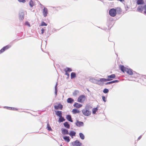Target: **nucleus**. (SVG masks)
I'll use <instances>...</instances> for the list:
<instances>
[{
	"label": "nucleus",
	"instance_id": "a19ab883",
	"mask_svg": "<svg viewBox=\"0 0 146 146\" xmlns=\"http://www.w3.org/2000/svg\"><path fill=\"white\" fill-rule=\"evenodd\" d=\"M65 75H66L68 77L69 76V74L67 72H65Z\"/></svg>",
	"mask_w": 146,
	"mask_h": 146
},
{
	"label": "nucleus",
	"instance_id": "6ab92c4d",
	"mask_svg": "<svg viewBox=\"0 0 146 146\" xmlns=\"http://www.w3.org/2000/svg\"><path fill=\"white\" fill-rule=\"evenodd\" d=\"M75 146H81V143L78 141L76 140L74 143Z\"/></svg>",
	"mask_w": 146,
	"mask_h": 146
},
{
	"label": "nucleus",
	"instance_id": "58836bf2",
	"mask_svg": "<svg viewBox=\"0 0 146 146\" xmlns=\"http://www.w3.org/2000/svg\"><path fill=\"white\" fill-rule=\"evenodd\" d=\"M102 100L104 102H106V98L105 96H103L102 97Z\"/></svg>",
	"mask_w": 146,
	"mask_h": 146
},
{
	"label": "nucleus",
	"instance_id": "4c0bfd02",
	"mask_svg": "<svg viewBox=\"0 0 146 146\" xmlns=\"http://www.w3.org/2000/svg\"><path fill=\"white\" fill-rule=\"evenodd\" d=\"M111 84L115 83V82H118V81L117 80H113L112 81H111Z\"/></svg>",
	"mask_w": 146,
	"mask_h": 146
},
{
	"label": "nucleus",
	"instance_id": "0eeeda50",
	"mask_svg": "<svg viewBox=\"0 0 146 146\" xmlns=\"http://www.w3.org/2000/svg\"><path fill=\"white\" fill-rule=\"evenodd\" d=\"M43 15L44 17H45L47 16L48 13V10L46 7H44L42 12Z\"/></svg>",
	"mask_w": 146,
	"mask_h": 146
},
{
	"label": "nucleus",
	"instance_id": "f8f14e48",
	"mask_svg": "<svg viewBox=\"0 0 146 146\" xmlns=\"http://www.w3.org/2000/svg\"><path fill=\"white\" fill-rule=\"evenodd\" d=\"M119 68L121 71L123 72H125L127 69V68L123 66L122 65H120L119 66Z\"/></svg>",
	"mask_w": 146,
	"mask_h": 146
},
{
	"label": "nucleus",
	"instance_id": "37998d69",
	"mask_svg": "<svg viewBox=\"0 0 146 146\" xmlns=\"http://www.w3.org/2000/svg\"><path fill=\"white\" fill-rule=\"evenodd\" d=\"M142 137V136L140 135L138 138V140H140L141 138Z\"/></svg>",
	"mask_w": 146,
	"mask_h": 146
},
{
	"label": "nucleus",
	"instance_id": "dca6fc26",
	"mask_svg": "<svg viewBox=\"0 0 146 146\" xmlns=\"http://www.w3.org/2000/svg\"><path fill=\"white\" fill-rule=\"evenodd\" d=\"M76 133L75 131H71L70 133H69V135L73 138V136H75L76 135Z\"/></svg>",
	"mask_w": 146,
	"mask_h": 146
},
{
	"label": "nucleus",
	"instance_id": "c03bdc74",
	"mask_svg": "<svg viewBox=\"0 0 146 146\" xmlns=\"http://www.w3.org/2000/svg\"><path fill=\"white\" fill-rule=\"evenodd\" d=\"M57 90H56L55 94H56H56H57Z\"/></svg>",
	"mask_w": 146,
	"mask_h": 146
},
{
	"label": "nucleus",
	"instance_id": "c85d7f7f",
	"mask_svg": "<svg viewBox=\"0 0 146 146\" xmlns=\"http://www.w3.org/2000/svg\"><path fill=\"white\" fill-rule=\"evenodd\" d=\"M19 17L21 20L23 19L24 18V14L23 13H21V14L20 15Z\"/></svg>",
	"mask_w": 146,
	"mask_h": 146
},
{
	"label": "nucleus",
	"instance_id": "aec40b11",
	"mask_svg": "<svg viewBox=\"0 0 146 146\" xmlns=\"http://www.w3.org/2000/svg\"><path fill=\"white\" fill-rule=\"evenodd\" d=\"M74 102V100L71 98H69L67 100V102L68 103L72 104Z\"/></svg>",
	"mask_w": 146,
	"mask_h": 146
},
{
	"label": "nucleus",
	"instance_id": "1a4fd4ad",
	"mask_svg": "<svg viewBox=\"0 0 146 146\" xmlns=\"http://www.w3.org/2000/svg\"><path fill=\"white\" fill-rule=\"evenodd\" d=\"M108 81V80L107 79V78H100L99 80L97 81L98 84H100V82H106Z\"/></svg>",
	"mask_w": 146,
	"mask_h": 146
},
{
	"label": "nucleus",
	"instance_id": "c9c22d12",
	"mask_svg": "<svg viewBox=\"0 0 146 146\" xmlns=\"http://www.w3.org/2000/svg\"><path fill=\"white\" fill-rule=\"evenodd\" d=\"M18 0L20 2L25 3L26 2V1L25 0Z\"/></svg>",
	"mask_w": 146,
	"mask_h": 146
},
{
	"label": "nucleus",
	"instance_id": "4468645a",
	"mask_svg": "<svg viewBox=\"0 0 146 146\" xmlns=\"http://www.w3.org/2000/svg\"><path fill=\"white\" fill-rule=\"evenodd\" d=\"M125 72L130 75H132L133 74L132 70L128 68L126 70Z\"/></svg>",
	"mask_w": 146,
	"mask_h": 146
},
{
	"label": "nucleus",
	"instance_id": "e433bc0d",
	"mask_svg": "<svg viewBox=\"0 0 146 146\" xmlns=\"http://www.w3.org/2000/svg\"><path fill=\"white\" fill-rule=\"evenodd\" d=\"M25 25L28 26L29 27L30 26V24H29V22L28 21H27L25 22Z\"/></svg>",
	"mask_w": 146,
	"mask_h": 146
},
{
	"label": "nucleus",
	"instance_id": "6e6552de",
	"mask_svg": "<svg viewBox=\"0 0 146 146\" xmlns=\"http://www.w3.org/2000/svg\"><path fill=\"white\" fill-rule=\"evenodd\" d=\"M115 75L114 74H112L110 76H108L107 80H108V81L112 80L113 78H115Z\"/></svg>",
	"mask_w": 146,
	"mask_h": 146
},
{
	"label": "nucleus",
	"instance_id": "7ed1b4c3",
	"mask_svg": "<svg viewBox=\"0 0 146 146\" xmlns=\"http://www.w3.org/2000/svg\"><path fill=\"white\" fill-rule=\"evenodd\" d=\"M109 15L112 17H115L117 14L116 10L114 8L110 9L109 11Z\"/></svg>",
	"mask_w": 146,
	"mask_h": 146
},
{
	"label": "nucleus",
	"instance_id": "7c9ffc66",
	"mask_svg": "<svg viewBox=\"0 0 146 146\" xmlns=\"http://www.w3.org/2000/svg\"><path fill=\"white\" fill-rule=\"evenodd\" d=\"M79 135H80V138L82 139L83 140V139H84L85 137H84V135L83 134V133H79Z\"/></svg>",
	"mask_w": 146,
	"mask_h": 146
},
{
	"label": "nucleus",
	"instance_id": "a878e982",
	"mask_svg": "<svg viewBox=\"0 0 146 146\" xmlns=\"http://www.w3.org/2000/svg\"><path fill=\"white\" fill-rule=\"evenodd\" d=\"M46 128L49 131H52V129L49 123V122L48 121L47 122V127Z\"/></svg>",
	"mask_w": 146,
	"mask_h": 146
},
{
	"label": "nucleus",
	"instance_id": "f3484780",
	"mask_svg": "<svg viewBox=\"0 0 146 146\" xmlns=\"http://www.w3.org/2000/svg\"><path fill=\"white\" fill-rule=\"evenodd\" d=\"M63 138L64 140L67 142H68L70 141L69 136H64Z\"/></svg>",
	"mask_w": 146,
	"mask_h": 146
},
{
	"label": "nucleus",
	"instance_id": "2f4dec72",
	"mask_svg": "<svg viewBox=\"0 0 146 146\" xmlns=\"http://www.w3.org/2000/svg\"><path fill=\"white\" fill-rule=\"evenodd\" d=\"M7 109L9 110H17V109L16 108H12L10 107H7Z\"/></svg>",
	"mask_w": 146,
	"mask_h": 146
},
{
	"label": "nucleus",
	"instance_id": "393cba45",
	"mask_svg": "<svg viewBox=\"0 0 146 146\" xmlns=\"http://www.w3.org/2000/svg\"><path fill=\"white\" fill-rule=\"evenodd\" d=\"M64 126L68 128L69 129L70 127V126L69 124L68 123V122H65V123H64Z\"/></svg>",
	"mask_w": 146,
	"mask_h": 146
},
{
	"label": "nucleus",
	"instance_id": "c756f323",
	"mask_svg": "<svg viewBox=\"0 0 146 146\" xmlns=\"http://www.w3.org/2000/svg\"><path fill=\"white\" fill-rule=\"evenodd\" d=\"M98 109L97 108H94L92 109V113L93 114H95L96 112L98 111Z\"/></svg>",
	"mask_w": 146,
	"mask_h": 146
},
{
	"label": "nucleus",
	"instance_id": "79ce46f5",
	"mask_svg": "<svg viewBox=\"0 0 146 146\" xmlns=\"http://www.w3.org/2000/svg\"><path fill=\"white\" fill-rule=\"evenodd\" d=\"M111 84V82H108L106 83V84Z\"/></svg>",
	"mask_w": 146,
	"mask_h": 146
},
{
	"label": "nucleus",
	"instance_id": "bb28decb",
	"mask_svg": "<svg viewBox=\"0 0 146 146\" xmlns=\"http://www.w3.org/2000/svg\"><path fill=\"white\" fill-rule=\"evenodd\" d=\"M76 76V74L75 72H72L71 74V79L74 78Z\"/></svg>",
	"mask_w": 146,
	"mask_h": 146
},
{
	"label": "nucleus",
	"instance_id": "473e14b6",
	"mask_svg": "<svg viewBox=\"0 0 146 146\" xmlns=\"http://www.w3.org/2000/svg\"><path fill=\"white\" fill-rule=\"evenodd\" d=\"M65 72H70L72 71L71 69L69 68H67L66 69L64 70Z\"/></svg>",
	"mask_w": 146,
	"mask_h": 146
},
{
	"label": "nucleus",
	"instance_id": "423d86ee",
	"mask_svg": "<svg viewBox=\"0 0 146 146\" xmlns=\"http://www.w3.org/2000/svg\"><path fill=\"white\" fill-rule=\"evenodd\" d=\"M54 108L56 110H62L63 108V106L60 104H59L57 105H54Z\"/></svg>",
	"mask_w": 146,
	"mask_h": 146
},
{
	"label": "nucleus",
	"instance_id": "f704fd0d",
	"mask_svg": "<svg viewBox=\"0 0 146 146\" xmlns=\"http://www.w3.org/2000/svg\"><path fill=\"white\" fill-rule=\"evenodd\" d=\"M47 24H46L45 22H42L41 23V26H46Z\"/></svg>",
	"mask_w": 146,
	"mask_h": 146
},
{
	"label": "nucleus",
	"instance_id": "39448f33",
	"mask_svg": "<svg viewBox=\"0 0 146 146\" xmlns=\"http://www.w3.org/2000/svg\"><path fill=\"white\" fill-rule=\"evenodd\" d=\"M11 46L10 45H7L3 47L0 50V54H1L6 50L9 49L11 47Z\"/></svg>",
	"mask_w": 146,
	"mask_h": 146
},
{
	"label": "nucleus",
	"instance_id": "9b49d317",
	"mask_svg": "<svg viewBox=\"0 0 146 146\" xmlns=\"http://www.w3.org/2000/svg\"><path fill=\"white\" fill-rule=\"evenodd\" d=\"M62 133L64 135H68L69 134L68 131L64 129H62Z\"/></svg>",
	"mask_w": 146,
	"mask_h": 146
},
{
	"label": "nucleus",
	"instance_id": "ddd939ff",
	"mask_svg": "<svg viewBox=\"0 0 146 146\" xmlns=\"http://www.w3.org/2000/svg\"><path fill=\"white\" fill-rule=\"evenodd\" d=\"M72 112L73 114H76L77 113H80V111L79 110L75 109H73Z\"/></svg>",
	"mask_w": 146,
	"mask_h": 146
},
{
	"label": "nucleus",
	"instance_id": "ea45409f",
	"mask_svg": "<svg viewBox=\"0 0 146 146\" xmlns=\"http://www.w3.org/2000/svg\"><path fill=\"white\" fill-rule=\"evenodd\" d=\"M41 33L42 34H43L44 32V29H43V28H42L41 29Z\"/></svg>",
	"mask_w": 146,
	"mask_h": 146
},
{
	"label": "nucleus",
	"instance_id": "72a5a7b5",
	"mask_svg": "<svg viewBox=\"0 0 146 146\" xmlns=\"http://www.w3.org/2000/svg\"><path fill=\"white\" fill-rule=\"evenodd\" d=\"M109 92V90L108 89L105 88L103 90V92L104 93H107Z\"/></svg>",
	"mask_w": 146,
	"mask_h": 146
},
{
	"label": "nucleus",
	"instance_id": "f257e3e1",
	"mask_svg": "<svg viewBox=\"0 0 146 146\" xmlns=\"http://www.w3.org/2000/svg\"><path fill=\"white\" fill-rule=\"evenodd\" d=\"M143 10H144L143 12L146 15V4L145 5L143 6H139L138 7L137 9V11L141 13H143Z\"/></svg>",
	"mask_w": 146,
	"mask_h": 146
},
{
	"label": "nucleus",
	"instance_id": "a211bd4d",
	"mask_svg": "<svg viewBox=\"0 0 146 146\" xmlns=\"http://www.w3.org/2000/svg\"><path fill=\"white\" fill-rule=\"evenodd\" d=\"M56 115L58 116L59 117H61L62 116V113L61 111H56Z\"/></svg>",
	"mask_w": 146,
	"mask_h": 146
},
{
	"label": "nucleus",
	"instance_id": "b1692460",
	"mask_svg": "<svg viewBox=\"0 0 146 146\" xmlns=\"http://www.w3.org/2000/svg\"><path fill=\"white\" fill-rule=\"evenodd\" d=\"M66 118L69 121L71 122H73V120L72 119L70 115H67Z\"/></svg>",
	"mask_w": 146,
	"mask_h": 146
},
{
	"label": "nucleus",
	"instance_id": "4be33fe9",
	"mask_svg": "<svg viewBox=\"0 0 146 146\" xmlns=\"http://www.w3.org/2000/svg\"><path fill=\"white\" fill-rule=\"evenodd\" d=\"M29 5L31 7H32L35 5V3L32 0H31L29 1Z\"/></svg>",
	"mask_w": 146,
	"mask_h": 146
},
{
	"label": "nucleus",
	"instance_id": "49530a36",
	"mask_svg": "<svg viewBox=\"0 0 146 146\" xmlns=\"http://www.w3.org/2000/svg\"><path fill=\"white\" fill-rule=\"evenodd\" d=\"M61 146H62V145Z\"/></svg>",
	"mask_w": 146,
	"mask_h": 146
},
{
	"label": "nucleus",
	"instance_id": "9d476101",
	"mask_svg": "<svg viewBox=\"0 0 146 146\" xmlns=\"http://www.w3.org/2000/svg\"><path fill=\"white\" fill-rule=\"evenodd\" d=\"M73 106L77 108H79L82 106V105L77 102H75Z\"/></svg>",
	"mask_w": 146,
	"mask_h": 146
},
{
	"label": "nucleus",
	"instance_id": "2eb2a0df",
	"mask_svg": "<svg viewBox=\"0 0 146 146\" xmlns=\"http://www.w3.org/2000/svg\"><path fill=\"white\" fill-rule=\"evenodd\" d=\"M136 3L138 5H142L144 3V2L143 0H137Z\"/></svg>",
	"mask_w": 146,
	"mask_h": 146
},
{
	"label": "nucleus",
	"instance_id": "f03ea898",
	"mask_svg": "<svg viewBox=\"0 0 146 146\" xmlns=\"http://www.w3.org/2000/svg\"><path fill=\"white\" fill-rule=\"evenodd\" d=\"M82 112L84 115L86 116H89L91 114V111L86 108L82 110Z\"/></svg>",
	"mask_w": 146,
	"mask_h": 146
},
{
	"label": "nucleus",
	"instance_id": "20e7f679",
	"mask_svg": "<svg viewBox=\"0 0 146 146\" xmlns=\"http://www.w3.org/2000/svg\"><path fill=\"white\" fill-rule=\"evenodd\" d=\"M85 98L86 97L84 95H81L79 97L77 101L79 102L82 103L84 102Z\"/></svg>",
	"mask_w": 146,
	"mask_h": 146
},
{
	"label": "nucleus",
	"instance_id": "cd10ccee",
	"mask_svg": "<svg viewBox=\"0 0 146 146\" xmlns=\"http://www.w3.org/2000/svg\"><path fill=\"white\" fill-rule=\"evenodd\" d=\"M60 118L59 119V121L60 122H62L63 121H64L65 120V119L64 118L61 116V117H59Z\"/></svg>",
	"mask_w": 146,
	"mask_h": 146
},
{
	"label": "nucleus",
	"instance_id": "412c9836",
	"mask_svg": "<svg viewBox=\"0 0 146 146\" xmlns=\"http://www.w3.org/2000/svg\"><path fill=\"white\" fill-rule=\"evenodd\" d=\"M76 124L78 126L80 127L83 125V123L82 122L77 121L76 123Z\"/></svg>",
	"mask_w": 146,
	"mask_h": 146
},
{
	"label": "nucleus",
	"instance_id": "5701e85b",
	"mask_svg": "<svg viewBox=\"0 0 146 146\" xmlns=\"http://www.w3.org/2000/svg\"><path fill=\"white\" fill-rule=\"evenodd\" d=\"M115 9L116 12H117L118 14H120L121 12V9L119 7H117Z\"/></svg>",
	"mask_w": 146,
	"mask_h": 146
},
{
	"label": "nucleus",
	"instance_id": "a18cd8bd",
	"mask_svg": "<svg viewBox=\"0 0 146 146\" xmlns=\"http://www.w3.org/2000/svg\"><path fill=\"white\" fill-rule=\"evenodd\" d=\"M91 80H92V81H93V80H95L94 79H91Z\"/></svg>",
	"mask_w": 146,
	"mask_h": 146
}]
</instances>
